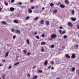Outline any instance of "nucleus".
I'll list each match as a JSON object with an SVG mask.
<instances>
[{
  "label": "nucleus",
  "instance_id": "nucleus-16",
  "mask_svg": "<svg viewBox=\"0 0 79 79\" xmlns=\"http://www.w3.org/2000/svg\"><path fill=\"white\" fill-rule=\"evenodd\" d=\"M37 76L35 75V76H34L33 77L32 79H37Z\"/></svg>",
  "mask_w": 79,
  "mask_h": 79
},
{
  "label": "nucleus",
  "instance_id": "nucleus-57",
  "mask_svg": "<svg viewBox=\"0 0 79 79\" xmlns=\"http://www.w3.org/2000/svg\"><path fill=\"white\" fill-rule=\"evenodd\" d=\"M35 35H36V34H37V32H35Z\"/></svg>",
  "mask_w": 79,
  "mask_h": 79
},
{
  "label": "nucleus",
  "instance_id": "nucleus-15",
  "mask_svg": "<svg viewBox=\"0 0 79 79\" xmlns=\"http://www.w3.org/2000/svg\"><path fill=\"white\" fill-rule=\"evenodd\" d=\"M60 7L62 8H64L65 7V6L63 5V4H61L60 5Z\"/></svg>",
  "mask_w": 79,
  "mask_h": 79
},
{
  "label": "nucleus",
  "instance_id": "nucleus-40",
  "mask_svg": "<svg viewBox=\"0 0 79 79\" xmlns=\"http://www.w3.org/2000/svg\"><path fill=\"white\" fill-rule=\"evenodd\" d=\"M19 5H22V4H23V3H22V2H19V3H18Z\"/></svg>",
  "mask_w": 79,
  "mask_h": 79
},
{
  "label": "nucleus",
  "instance_id": "nucleus-38",
  "mask_svg": "<svg viewBox=\"0 0 79 79\" xmlns=\"http://www.w3.org/2000/svg\"><path fill=\"white\" fill-rule=\"evenodd\" d=\"M18 57H19V56H17L16 58V60L17 61V60H18Z\"/></svg>",
  "mask_w": 79,
  "mask_h": 79
},
{
  "label": "nucleus",
  "instance_id": "nucleus-55",
  "mask_svg": "<svg viewBox=\"0 0 79 79\" xmlns=\"http://www.w3.org/2000/svg\"><path fill=\"white\" fill-rule=\"evenodd\" d=\"M60 29H63V27H60Z\"/></svg>",
  "mask_w": 79,
  "mask_h": 79
},
{
  "label": "nucleus",
  "instance_id": "nucleus-13",
  "mask_svg": "<svg viewBox=\"0 0 79 79\" xmlns=\"http://www.w3.org/2000/svg\"><path fill=\"white\" fill-rule=\"evenodd\" d=\"M40 23L41 24H43L44 23V20H42L40 22Z\"/></svg>",
  "mask_w": 79,
  "mask_h": 79
},
{
  "label": "nucleus",
  "instance_id": "nucleus-7",
  "mask_svg": "<svg viewBox=\"0 0 79 79\" xmlns=\"http://www.w3.org/2000/svg\"><path fill=\"white\" fill-rule=\"evenodd\" d=\"M28 11L29 13H32V10L30 8L28 9Z\"/></svg>",
  "mask_w": 79,
  "mask_h": 79
},
{
  "label": "nucleus",
  "instance_id": "nucleus-3",
  "mask_svg": "<svg viewBox=\"0 0 79 79\" xmlns=\"http://www.w3.org/2000/svg\"><path fill=\"white\" fill-rule=\"evenodd\" d=\"M10 10L11 11L13 12V11H14V10H15V8L11 7L10 8Z\"/></svg>",
  "mask_w": 79,
  "mask_h": 79
},
{
  "label": "nucleus",
  "instance_id": "nucleus-34",
  "mask_svg": "<svg viewBox=\"0 0 79 79\" xmlns=\"http://www.w3.org/2000/svg\"><path fill=\"white\" fill-rule=\"evenodd\" d=\"M41 52H44V48L43 47L41 48Z\"/></svg>",
  "mask_w": 79,
  "mask_h": 79
},
{
  "label": "nucleus",
  "instance_id": "nucleus-5",
  "mask_svg": "<svg viewBox=\"0 0 79 79\" xmlns=\"http://www.w3.org/2000/svg\"><path fill=\"white\" fill-rule=\"evenodd\" d=\"M68 24L69 26H70V27H72L73 26V24L71 22H68Z\"/></svg>",
  "mask_w": 79,
  "mask_h": 79
},
{
  "label": "nucleus",
  "instance_id": "nucleus-19",
  "mask_svg": "<svg viewBox=\"0 0 79 79\" xmlns=\"http://www.w3.org/2000/svg\"><path fill=\"white\" fill-rule=\"evenodd\" d=\"M39 18V17H37L35 18L34 19V20H35V21H37V19H38V18Z\"/></svg>",
  "mask_w": 79,
  "mask_h": 79
},
{
  "label": "nucleus",
  "instance_id": "nucleus-26",
  "mask_svg": "<svg viewBox=\"0 0 79 79\" xmlns=\"http://www.w3.org/2000/svg\"><path fill=\"white\" fill-rule=\"evenodd\" d=\"M50 47L51 48H54V47H55V45H51V46H50Z\"/></svg>",
  "mask_w": 79,
  "mask_h": 79
},
{
  "label": "nucleus",
  "instance_id": "nucleus-9",
  "mask_svg": "<svg viewBox=\"0 0 79 79\" xmlns=\"http://www.w3.org/2000/svg\"><path fill=\"white\" fill-rule=\"evenodd\" d=\"M72 58H76V56L75 55V54L73 53L72 55L71 56Z\"/></svg>",
  "mask_w": 79,
  "mask_h": 79
},
{
  "label": "nucleus",
  "instance_id": "nucleus-28",
  "mask_svg": "<svg viewBox=\"0 0 79 79\" xmlns=\"http://www.w3.org/2000/svg\"><path fill=\"white\" fill-rule=\"evenodd\" d=\"M30 55H31V52H28L27 53V56H29Z\"/></svg>",
  "mask_w": 79,
  "mask_h": 79
},
{
  "label": "nucleus",
  "instance_id": "nucleus-50",
  "mask_svg": "<svg viewBox=\"0 0 79 79\" xmlns=\"http://www.w3.org/2000/svg\"><path fill=\"white\" fill-rule=\"evenodd\" d=\"M27 76H28L29 77H31V75H30V74H29V73H28Z\"/></svg>",
  "mask_w": 79,
  "mask_h": 79
},
{
  "label": "nucleus",
  "instance_id": "nucleus-53",
  "mask_svg": "<svg viewBox=\"0 0 79 79\" xmlns=\"http://www.w3.org/2000/svg\"><path fill=\"white\" fill-rule=\"evenodd\" d=\"M48 40H52V38H49Z\"/></svg>",
  "mask_w": 79,
  "mask_h": 79
},
{
  "label": "nucleus",
  "instance_id": "nucleus-14",
  "mask_svg": "<svg viewBox=\"0 0 79 79\" xmlns=\"http://www.w3.org/2000/svg\"><path fill=\"white\" fill-rule=\"evenodd\" d=\"M2 24H4L5 25H6V22L5 21H2Z\"/></svg>",
  "mask_w": 79,
  "mask_h": 79
},
{
  "label": "nucleus",
  "instance_id": "nucleus-21",
  "mask_svg": "<svg viewBox=\"0 0 79 79\" xmlns=\"http://www.w3.org/2000/svg\"><path fill=\"white\" fill-rule=\"evenodd\" d=\"M46 44V43H45L44 42H43L41 43V45H45Z\"/></svg>",
  "mask_w": 79,
  "mask_h": 79
},
{
  "label": "nucleus",
  "instance_id": "nucleus-24",
  "mask_svg": "<svg viewBox=\"0 0 79 79\" xmlns=\"http://www.w3.org/2000/svg\"><path fill=\"white\" fill-rule=\"evenodd\" d=\"M57 10H55L53 11V13H56L57 12Z\"/></svg>",
  "mask_w": 79,
  "mask_h": 79
},
{
  "label": "nucleus",
  "instance_id": "nucleus-46",
  "mask_svg": "<svg viewBox=\"0 0 79 79\" xmlns=\"http://www.w3.org/2000/svg\"><path fill=\"white\" fill-rule=\"evenodd\" d=\"M59 31H60V33L61 34V35H62V34L61 33V30H60Z\"/></svg>",
  "mask_w": 79,
  "mask_h": 79
},
{
  "label": "nucleus",
  "instance_id": "nucleus-54",
  "mask_svg": "<svg viewBox=\"0 0 79 79\" xmlns=\"http://www.w3.org/2000/svg\"><path fill=\"white\" fill-rule=\"evenodd\" d=\"M77 29H79V25H77Z\"/></svg>",
  "mask_w": 79,
  "mask_h": 79
},
{
  "label": "nucleus",
  "instance_id": "nucleus-10",
  "mask_svg": "<svg viewBox=\"0 0 79 79\" xmlns=\"http://www.w3.org/2000/svg\"><path fill=\"white\" fill-rule=\"evenodd\" d=\"M56 64H59V60L58 59H56Z\"/></svg>",
  "mask_w": 79,
  "mask_h": 79
},
{
  "label": "nucleus",
  "instance_id": "nucleus-61",
  "mask_svg": "<svg viewBox=\"0 0 79 79\" xmlns=\"http://www.w3.org/2000/svg\"><path fill=\"white\" fill-rule=\"evenodd\" d=\"M60 4H61V3H60V2H58V5H60Z\"/></svg>",
  "mask_w": 79,
  "mask_h": 79
},
{
  "label": "nucleus",
  "instance_id": "nucleus-1",
  "mask_svg": "<svg viewBox=\"0 0 79 79\" xmlns=\"http://www.w3.org/2000/svg\"><path fill=\"white\" fill-rule=\"evenodd\" d=\"M57 36L55 34H52L51 37L52 39H55V38H56V37Z\"/></svg>",
  "mask_w": 79,
  "mask_h": 79
},
{
  "label": "nucleus",
  "instance_id": "nucleus-60",
  "mask_svg": "<svg viewBox=\"0 0 79 79\" xmlns=\"http://www.w3.org/2000/svg\"><path fill=\"white\" fill-rule=\"evenodd\" d=\"M50 68H51V66H50L49 67H48V69H50Z\"/></svg>",
  "mask_w": 79,
  "mask_h": 79
},
{
  "label": "nucleus",
  "instance_id": "nucleus-49",
  "mask_svg": "<svg viewBox=\"0 0 79 79\" xmlns=\"http://www.w3.org/2000/svg\"><path fill=\"white\" fill-rule=\"evenodd\" d=\"M16 38V35L13 36V39H15Z\"/></svg>",
  "mask_w": 79,
  "mask_h": 79
},
{
  "label": "nucleus",
  "instance_id": "nucleus-33",
  "mask_svg": "<svg viewBox=\"0 0 79 79\" xmlns=\"http://www.w3.org/2000/svg\"><path fill=\"white\" fill-rule=\"evenodd\" d=\"M34 0H30V3H33L34 2Z\"/></svg>",
  "mask_w": 79,
  "mask_h": 79
},
{
  "label": "nucleus",
  "instance_id": "nucleus-42",
  "mask_svg": "<svg viewBox=\"0 0 79 79\" xmlns=\"http://www.w3.org/2000/svg\"><path fill=\"white\" fill-rule=\"evenodd\" d=\"M38 72H40V73H42V71L39 70H38Z\"/></svg>",
  "mask_w": 79,
  "mask_h": 79
},
{
  "label": "nucleus",
  "instance_id": "nucleus-56",
  "mask_svg": "<svg viewBox=\"0 0 79 79\" xmlns=\"http://www.w3.org/2000/svg\"><path fill=\"white\" fill-rule=\"evenodd\" d=\"M45 9V8L44 7H42V10H44Z\"/></svg>",
  "mask_w": 79,
  "mask_h": 79
},
{
  "label": "nucleus",
  "instance_id": "nucleus-47",
  "mask_svg": "<svg viewBox=\"0 0 79 79\" xmlns=\"http://www.w3.org/2000/svg\"><path fill=\"white\" fill-rule=\"evenodd\" d=\"M11 2L12 3H13V2H15V0H12L11 1Z\"/></svg>",
  "mask_w": 79,
  "mask_h": 79
},
{
  "label": "nucleus",
  "instance_id": "nucleus-2",
  "mask_svg": "<svg viewBox=\"0 0 79 79\" xmlns=\"http://www.w3.org/2000/svg\"><path fill=\"white\" fill-rule=\"evenodd\" d=\"M46 25H48L50 24V22L46 20L45 22Z\"/></svg>",
  "mask_w": 79,
  "mask_h": 79
},
{
  "label": "nucleus",
  "instance_id": "nucleus-63",
  "mask_svg": "<svg viewBox=\"0 0 79 79\" xmlns=\"http://www.w3.org/2000/svg\"><path fill=\"white\" fill-rule=\"evenodd\" d=\"M2 66V64H0V66Z\"/></svg>",
  "mask_w": 79,
  "mask_h": 79
},
{
  "label": "nucleus",
  "instance_id": "nucleus-27",
  "mask_svg": "<svg viewBox=\"0 0 79 79\" xmlns=\"http://www.w3.org/2000/svg\"><path fill=\"white\" fill-rule=\"evenodd\" d=\"M23 53H25V54H26V53H27V51L26 50H23Z\"/></svg>",
  "mask_w": 79,
  "mask_h": 79
},
{
  "label": "nucleus",
  "instance_id": "nucleus-62",
  "mask_svg": "<svg viewBox=\"0 0 79 79\" xmlns=\"http://www.w3.org/2000/svg\"><path fill=\"white\" fill-rule=\"evenodd\" d=\"M6 45H7V47H8V46H9V45H8V44H7Z\"/></svg>",
  "mask_w": 79,
  "mask_h": 79
},
{
  "label": "nucleus",
  "instance_id": "nucleus-23",
  "mask_svg": "<svg viewBox=\"0 0 79 79\" xmlns=\"http://www.w3.org/2000/svg\"><path fill=\"white\" fill-rule=\"evenodd\" d=\"M15 29L13 28H11V31L12 32H15Z\"/></svg>",
  "mask_w": 79,
  "mask_h": 79
},
{
  "label": "nucleus",
  "instance_id": "nucleus-30",
  "mask_svg": "<svg viewBox=\"0 0 79 79\" xmlns=\"http://www.w3.org/2000/svg\"><path fill=\"white\" fill-rule=\"evenodd\" d=\"M53 5H54V4H53V3H51L50 5V6H53Z\"/></svg>",
  "mask_w": 79,
  "mask_h": 79
},
{
  "label": "nucleus",
  "instance_id": "nucleus-36",
  "mask_svg": "<svg viewBox=\"0 0 79 79\" xmlns=\"http://www.w3.org/2000/svg\"><path fill=\"white\" fill-rule=\"evenodd\" d=\"M41 37H45V35L44 34H43L41 35Z\"/></svg>",
  "mask_w": 79,
  "mask_h": 79
},
{
  "label": "nucleus",
  "instance_id": "nucleus-4",
  "mask_svg": "<svg viewBox=\"0 0 79 79\" xmlns=\"http://www.w3.org/2000/svg\"><path fill=\"white\" fill-rule=\"evenodd\" d=\"M64 2L65 4H66L67 5H69V1H68L67 0H65L64 1Z\"/></svg>",
  "mask_w": 79,
  "mask_h": 79
},
{
  "label": "nucleus",
  "instance_id": "nucleus-11",
  "mask_svg": "<svg viewBox=\"0 0 79 79\" xmlns=\"http://www.w3.org/2000/svg\"><path fill=\"white\" fill-rule=\"evenodd\" d=\"M65 57L68 58H70V56H69L68 54H66L65 55Z\"/></svg>",
  "mask_w": 79,
  "mask_h": 79
},
{
  "label": "nucleus",
  "instance_id": "nucleus-29",
  "mask_svg": "<svg viewBox=\"0 0 79 79\" xmlns=\"http://www.w3.org/2000/svg\"><path fill=\"white\" fill-rule=\"evenodd\" d=\"M27 43L28 44H29L30 42H29V40H27Z\"/></svg>",
  "mask_w": 79,
  "mask_h": 79
},
{
  "label": "nucleus",
  "instance_id": "nucleus-22",
  "mask_svg": "<svg viewBox=\"0 0 79 79\" xmlns=\"http://www.w3.org/2000/svg\"><path fill=\"white\" fill-rule=\"evenodd\" d=\"M19 64V62H17L15 64H14V66H16V65H18V64Z\"/></svg>",
  "mask_w": 79,
  "mask_h": 79
},
{
  "label": "nucleus",
  "instance_id": "nucleus-25",
  "mask_svg": "<svg viewBox=\"0 0 79 79\" xmlns=\"http://www.w3.org/2000/svg\"><path fill=\"white\" fill-rule=\"evenodd\" d=\"M14 23H18L19 22L18 21L16 20H14Z\"/></svg>",
  "mask_w": 79,
  "mask_h": 79
},
{
  "label": "nucleus",
  "instance_id": "nucleus-39",
  "mask_svg": "<svg viewBox=\"0 0 79 79\" xmlns=\"http://www.w3.org/2000/svg\"><path fill=\"white\" fill-rule=\"evenodd\" d=\"M5 5H6V6H8V3L5 2Z\"/></svg>",
  "mask_w": 79,
  "mask_h": 79
},
{
  "label": "nucleus",
  "instance_id": "nucleus-59",
  "mask_svg": "<svg viewBox=\"0 0 79 79\" xmlns=\"http://www.w3.org/2000/svg\"><path fill=\"white\" fill-rule=\"evenodd\" d=\"M2 8L0 7V12H1V10H2Z\"/></svg>",
  "mask_w": 79,
  "mask_h": 79
},
{
  "label": "nucleus",
  "instance_id": "nucleus-52",
  "mask_svg": "<svg viewBox=\"0 0 79 79\" xmlns=\"http://www.w3.org/2000/svg\"><path fill=\"white\" fill-rule=\"evenodd\" d=\"M11 66H9V67L8 69H11Z\"/></svg>",
  "mask_w": 79,
  "mask_h": 79
},
{
  "label": "nucleus",
  "instance_id": "nucleus-31",
  "mask_svg": "<svg viewBox=\"0 0 79 79\" xmlns=\"http://www.w3.org/2000/svg\"><path fill=\"white\" fill-rule=\"evenodd\" d=\"M5 75H3L2 76V79H5Z\"/></svg>",
  "mask_w": 79,
  "mask_h": 79
},
{
  "label": "nucleus",
  "instance_id": "nucleus-48",
  "mask_svg": "<svg viewBox=\"0 0 79 79\" xmlns=\"http://www.w3.org/2000/svg\"><path fill=\"white\" fill-rule=\"evenodd\" d=\"M62 33L63 34H65V33H66V31H64L62 32Z\"/></svg>",
  "mask_w": 79,
  "mask_h": 79
},
{
  "label": "nucleus",
  "instance_id": "nucleus-64",
  "mask_svg": "<svg viewBox=\"0 0 79 79\" xmlns=\"http://www.w3.org/2000/svg\"><path fill=\"white\" fill-rule=\"evenodd\" d=\"M3 62H4V61H5V60H3Z\"/></svg>",
  "mask_w": 79,
  "mask_h": 79
},
{
  "label": "nucleus",
  "instance_id": "nucleus-12",
  "mask_svg": "<svg viewBox=\"0 0 79 79\" xmlns=\"http://www.w3.org/2000/svg\"><path fill=\"white\" fill-rule=\"evenodd\" d=\"M47 64H48V61H47V60H46L45 61L44 64L45 66H46Z\"/></svg>",
  "mask_w": 79,
  "mask_h": 79
},
{
  "label": "nucleus",
  "instance_id": "nucleus-35",
  "mask_svg": "<svg viewBox=\"0 0 79 79\" xmlns=\"http://www.w3.org/2000/svg\"><path fill=\"white\" fill-rule=\"evenodd\" d=\"M63 37L64 39H66V38H67V36H66V35H64V36Z\"/></svg>",
  "mask_w": 79,
  "mask_h": 79
},
{
  "label": "nucleus",
  "instance_id": "nucleus-44",
  "mask_svg": "<svg viewBox=\"0 0 79 79\" xmlns=\"http://www.w3.org/2000/svg\"><path fill=\"white\" fill-rule=\"evenodd\" d=\"M50 63L51 64H54V62L52 61H51Z\"/></svg>",
  "mask_w": 79,
  "mask_h": 79
},
{
  "label": "nucleus",
  "instance_id": "nucleus-51",
  "mask_svg": "<svg viewBox=\"0 0 79 79\" xmlns=\"http://www.w3.org/2000/svg\"><path fill=\"white\" fill-rule=\"evenodd\" d=\"M35 68H36V66H34V67H33V69H35Z\"/></svg>",
  "mask_w": 79,
  "mask_h": 79
},
{
  "label": "nucleus",
  "instance_id": "nucleus-20",
  "mask_svg": "<svg viewBox=\"0 0 79 79\" xmlns=\"http://www.w3.org/2000/svg\"><path fill=\"white\" fill-rule=\"evenodd\" d=\"M8 54H9V52H7L6 54V55L5 56V57L6 58V57H7V56H8Z\"/></svg>",
  "mask_w": 79,
  "mask_h": 79
},
{
  "label": "nucleus",
  "instance_id": "nucleus-8",
  "mask_svg": "<svg viewBox=\"0 0 79 79\" xmlns=\"http://www.w3.org/2000/svg\"><path fill=\"white\" fill-rule=\"evenodd\" d=\"M71 19L72 21H75V20H76V18L71 17Z\"/></svg>",
  "mask_w": 79,
  "mask_h": 79
},
{
  "label": "nucleus",
  "instance_id": "nucleus-37",
  "mask_svg": "<svg viewBox=\"0 0 79 79\" xmlns=\"http://www.w3.org/2000/svg\"><path fill=\"white\" fill-rule=\"evenodd\" d=\"M73 71H75V68H73L72 69Z\"/></svg>",
  "mask_w": 79,
  "mask_h": 79
},
{
  "label": "nucleus",
  "instance_id": "nucleus-41",
  "mask_svg": "<svg viewBox=\"0 0 79 79\" xmlns=\"http://www.w3.org/2000/svg\"><path fill=\"white\" fill-rule=\"evenodd\" d=\"M75 46L76 47H77V48H78V47H79V45H78V44H77Z\"/></svg>",
  "mask_w": 79,
  "mask_h": 79
},
{
  "label": "nucleus",
  "instance_id": "nucleus-32",
  "mask_svg": "<svg viewBox=\"0 0 79 79\" xmlns=\"http://www.w3.org/2000/svg\"><path fill=\"white\" fill-rule=\"evenodd\" d=\"M35 37H36V39H40L39 36H35Z\"/></svg>",
  "mask_w": 79,
  "mask_h": 79
},
{
  "label": "nucleus",
  "instance_id": "nucleus-43",
  "mask_svg": "<svg viewBox=\"0 0 79 79\" xmlns=\"http://www.w3.org/2000/svg\"><path fill=\"white\" fill-rule=\"evenodd\" d=\"M34 8H35V7L34 6L31 8V9H32V10Z\"/></svg>",
  "mask_w": 79,
  "mask_h": 79
},
{
  "label": "nucleus",
  "instance_id": "nucleus-6",
  "mask_svg": "<svg viewBox=\"0 0 79 79\" xmlns=\"http://www.w3.org/2000/svg\"><path fill=\"white\" fill-rule=\"evenodd\" d=\"M15 33H17V34H19L20 33V31L19 30H16L15 31Z\"/></svg>",
  "mask_w": 79,
  "mask_h": 79
},
{
  "label": "nucleus",
  "instance_id": "nucleus-58",
  "mask_svg": "<svg viewBox=\"0 0 79 79\" xmlns=\"http://www.w3.org/2000/svg\"><path fill=\"white\" fill-rule=\"evenodd\" d=\"M54 69V67H52L51 68V69L52 70Z\"/></svg>",
  "mask_w": 79,
  "mask_h": 79
},
{
  "label": "nucleus",
  "instance_id": "nucleus-17",
  "mask_svg": "<svg viewBox=\"0 0 79 79\" xmlns=\"http://www.w3.org/2000/svg\"><path fill=\"white\" fill-rule=\"evenodd\" d=\"M30 19V17L29 16L25 18V20H29V19Z\"/></svg>",
  "mask_w": 79,
  "mask_h": 79
},
{
  "label": "nucleus",
  "instance_id": "nucleus-45",
  "mask_svg": "<svg viewBox=\"0 0 79 79\" xmlns=\"http://www.w3.org/2000/svg\"><path fill=\"white\" fill-rule=\"evenodd\" d=\"M17 50H18V51H19V52H21V49H17Z\"/></svg>",
  "mask_w": 79,
  "mask_h": 79
},
{
  "label": "nucleus",
  "instance_id": "nucleus-18",
  "mask_svg": "<svg viewBox=\"0 0 79 79\" xmlns=\"http://www.w3.org/2000/svg\"><path fill=\"white\" fill-rule=\"evenodd\" d=\"M75 12L74 10L72 11V15H74Z\"/></svg>",
  "mask_w": 79,
  "mask_h": 79
}]
</instances>
